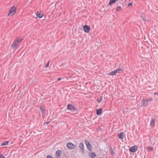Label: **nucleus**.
I'll list each match as a JSON object with an SVG mask.
<instances>
[{
  "instance_id": "21",
  "label": "nucleus",
  "mask_w": 158,
  "mask_h": 158,
  "mask_svg": "<svg viewBox=\"0 0 158 158\" xmlns=\"http://www.w3.org/2000/svg\"><path fill=\"white\" fill-rule=\"evenodd\" d=\"M9 143V141H7V142H5V143H3L1 144V146H4V145H7Z\"/></svg>"
},
{
  "instance_id": "33",
  "label": "nucleus",
  "mask_w": 158,
  "mask_h": 158,
  "mask_svg": "<svg viewBox=\"0 0 158 158\" xmlns=\"http://www.w3.org/2000/svg\"><path fill=\"white\" fill-rule=\"evenodd\" d=\"M110 150H112V151H113V149H112L111 148H110Z\"/></svg>"
},
{
  "instance_id": "26",
  "label": "nucleus",
  "mask_w": 158,
  "mask_h": 158,
  "mask_svg": "<svg viewBox=\"0 0 158 158\" xmlns=\"http://www.w3.org/2000/svg\"><path fill=\"white\" fill-rule=\"evenodd\" d=\"M133 5V4L132 3H129L128 5V6H132Z\"/></svg>"
},
{
  "instance_id": "12",
  "label": "nucleus",
  "mask_w": 158,
  "mask_h": 158,
  "mask_svg": "<svg viewBox=\"0 0 158 158\" xmlns=\"http://www.w3.org/2000/svg\"><path fill=\"white\" fill-rule=\"evenodd\" d=\"M36 16L39 18H41L43 16L44 14L41 11L37 12L36 14Z\"/></svg>"
},
{
  "instance_id": "27",
  "label": "nucleus",
  "mask_w": 158,
  "mask_h": 158,
  "mask_svg": "<svg viewBox=\"0 0 158 158\" xmlns=\"http://www.w3.org/2000/svg\"><path fill=\"white\" fill-rule=\"evenodd\" d=\"M154 94L155 95H156L157 96H158V92L154 93Z\"/></svg>"
},
{
  "instance_id": "17",
  "label": "nucleus",
  "mask_w": 158,
  "mask_h": 158,
  "mask_svg": "<svg viewBox=\"0 0 158 158\" xmlns=\"http://www.w3.org/2000/svg\"><path fill=\"white\" fill-rule=\"evenodd\" d=\"M150 125L152 126H154L155 124V119H152L150 122Z\"/></svg>"
},
{
  "instance_id": "2",
  "label": "nucleus",
  "mask_w": 158,
  "mask_h": 158,
  "mask_svg": "<svg viewBox=\"0 0 158 158\" xmlns=\"http://www.w3.org/2000/svg\"><path fill=\"white\" fill-rule=\"evenodd\" d=\"M16 9L15 6H12L10 10H9V12L8 14V16H12L14 15L16 13Z\"/></svg>"
},
{
  "instance_id": "4",
  "label": "nucleus",
  "mask_w": 158,
  "mask_h": 158,
  "mask_svg": "<svg viewBox=\"0 0 158 158\" xmlns=\"http://www.w3.org/2000/svg\"><path fill=\"white\" fill-rule=\"evenodd\" d=\"M67 107L68 109L73 111L77 110V108L71 104H69L67 105Z\"/></svg>"
},
{
  "instance_id": "5",
  "label": "nucleus",
  "mask_w": 158,
  "mask_h": 158,
  "mask_svg": "<svg viewBox=\"0 0 158 158\" xmlns=\"http://www.w3.org/2000/svg\"><path fill=\"white\" fill-rule=\"evenodd\" d=\"M85 143L89 150L91 151L92 150V148L90 143L87 139H85Z\"/></svg>"
},
{
  "instance_id": "11",
  "label": "nucleus",
  "mask_w": 158,
  "mask_h": 158,
  "mask_svg": "<svg viewBox=\"0 0 158 158\" xmlns=\"http://www.w3.org/2000/svg\"><path fill=\"white\" fill-rule=\"evenodd\" d=\"M79 147L82 153L84 152V145L83 143H81L79 145Z\"/></svg>"
},
{
  "instance_id": "31",
  "label": "nucleus",
  "mask_w": 158,
  "mask_h": 158,
  "mask_svg": "<svg viewBox=\"0 0 158 158\" xmlns=\"http://www.w3.org/2000/svg\"><path fill=\"white\" fill-rule=\"evenodd\" d=\"M143 20L144 21H145L146 20V19H145V18H143Z\"/></svg>"
},
{
  "instance_id": "3",
  "label": "nucleus",
  "mask_w": 158,
  "mask_h": 158,
  "mask_svg": "<svg viewBox=\"0 0 158 158\" xmlns=\"http://www.w3.org/2000/svg\"><path fill=\"white\" fill-rule=\"evenodd\" d=\"M23 40V39L19 40V39H16L12 44L11 47L12 49L16 48L19 45V43Z\"/></svg>"
},
{
  "instance_id": "28",
  "label": "nucleus",
  "mask_w": 158,
  "mask_h": 158,
  "mask_svg": "<svg viewBox=\"0 0 158 158\" xmlns=\"http://www.w3.org/2000/svg\"><path fill=\"white\" fill-rule=\"evenodd\" d=\"M61 78H60V77H59L57 79V80L58 81H60L61 80Z\"/></svg>"
},
{
  "instance_id": "13",
  "label": "nucleus",
  "mask_w": 158,
  "mask_h": 158,
  "mask_svg": "<svg viewBox=\"0 0 158 158\" xmlns=\"http://www.w3.org/2000/svg\"><path fill=\"white\" fill-rule=\"evenodd\" d=\"M40 109L41 110V112L42 113V114L43 116H44L45 114V109L44 108L42 107L41 106H40Z\"/></svg>"
},
{
  "instance_id": "22",
  "label": "nucleus",
  "mask_w": 158,
  "mask_h": 158,
  "mask_svg": "<svg viewBox=\"0 0 158 158\" xmlns=\"http://www.w3.org/2000/svg\"><path fill=\"white\" fill-rule=\"evenodd\" d=\"M147 149H149V151H152L153 149V148L152 147H150L149 148H147Z\"/></svg>"
},
{
  "instance_id": "24",
  "label": "nucleus",
  "mask_w": 158,
  "mask_h": 158,
  "mask_svg": "<svg viewBox=\"0 0 158 158\" xmlns=\"http://www.w3.org/2000/svg\"><path fill=\"white\" fill-rule=\"evenodd\" d=\"M47 158H53L52 156L50 155H48L47 156Z\"/></svg>"
},
{
  "instance_id": "32",
  "label": "nucleus",
  "mask_w": 158,
  "mask_h": 158,
  "mask_svg": "<svg viewBox=\"0 0 158 158\" xmlns=\"http://www.w3.org/2000/svg\"><path fill=\"white\" fill-rule=\"evenodd\" d=\"M111 154H113V152H111Z\"/></svg>"
},
{
  "instance_id": "19",
  "label": "nucleus",
  "mask_w": 158,
  "mask_h": 158,
  "mask_svg": "<svg viewBox=\"0 0 158 158\" xmlns=\"http://www.w3.org/2000/svg\"><path fill=\"white\" fill-rule=\"evenodd\" d=\"M121 7L120 6H118L116 8V10L117 11L119 12L121 10Z\"/></svg>"
},
{
  "instance_id": "16",
  "label": "nucleus",
  "mask_w": 158,
  "mask_h": 158,
  "mask_svg": "<svg viewBox=\"0 0 158 158\" xmlns=\"http://www.w3.org/2000/svg\"><path fill=\"white\" fill-rule=\"evenodd\" d=\"M89 156L92 158H94L96 156V154L94 152H90L89 154Z\"/></svg>"
},
{
  "instance_id": "6",
  "label": "nucleus",
  "mask_w": 158,
  "mask_h": 158,
  "mask_svg": "<svg viewBox=\"0 0 158 158\" xmlns=\"http://www.w3.org/2000/svg\"><path fill=\"white\" fill-rule=\"evenodd\" d=\"M67 147L69 149H73L75 148V145L71 142H69L67 144Z\"/></svg>"
},
{
  "instance_id": "14",
  "label": "nucleus",
  "mask_w": 158,
  "mask_h": 158,
  "mask_svg": "<svg viewBox=\"0 0 158 158\" xmlns=\"http://www.w3.org/2000/svg\"><path fill=\"white\" fill-rule=\"evenodd\" d=\"M124 135V133L123 132H121L118 135V137L119 138L122 139H123Z\"/></svg>"
},
{
  "instance_id": "7",
  "label": "nucleus",
  "mask_w": 158,
  "mask_h": 158,
  "mask_svg": "<svg viewBox=\"0 0 158 158\" xmlns=\"http://www.w3.org/2000/svg\"><path fill=\"white\" fill-rule=\"evenodd\" d=\"M138 148V147L137 146H134L131 147L130 148L129 150L131 152H134L137 151Z\"/></svg>"
},
{
  "instance_id": "29",
  "label": "nucleus",
  "mask_w": 158,
  "mask_h": 158,
  "mask_svg": "<svg viewBox=\"0 0 158 158\" xmlns=\"http://www.w3.org/2000/svg\"><path fill=\"white\" fill-rule=\"evenodd\" d=\"M155 98H156V100H157V99H158V96H156V97H155Z\"/></svg>"
},
{
  "instance_id": "23",
  "label": "nucleus",
  "mask_w": 158,
  "mask_h": 158,
  "mask_svg": "<svg viewBox=\"0 0 158 158\" xmlns=\"http://www.w3.org/2000/svg\"><path fill=\"white\" fill-rule=\"evenodd\" d=\"M0 158H5V156H4L2 154H0Z\"/></svg>"
},
{
  "instance_id": "1",
  "label": "nucleus",
  "mask_w": 158,
  "mask_h": 158,
  "mask_svg": "<svg viewBox=\"0 0 158 158\" xmlns=\"http://www.w3.org/2000/svg\"><path fill=\"white\" fill-rule=\"evenodd\" d=\"M152 100V98H143L141 101V104L143 106H148Z\"/></svg>"
},
{
  "instance_id": "25",
  "label": "nucleus",
  "mask_w": 158,
  "mask_h": 158,
  "mask_svg": "<svg viewBox=\"0 0 158 158\" xmlns=\"http://www.w3.org/2000/svg\"><path fill=\"white\" fill-rule=\"evenodd\" d=\"M49 61H48V63H47V64L46 65V68L48 67V66H49Z\"/></svg>"
},
{
  "instance_id": "30",
  "label": "nucleus",
  "mask_w": 158,
  "mask_h": 158,
  "mask_svg": "<svg viewBox=\"0 0 158 158\" xmlns=\"http://www.w3.org/2000/svg\"><path fill=\"white\" fill-rule=\"evenodd\" d=\"M49 123V122L48 121L46 123H46L47 124H48Z\"/></svg>"
},
{
  "instance_id": "10",
  "label": "nucleus",
  "mask_w": 158,
  "mask_h": 158,
  "mask_svg": "<svg viewBox=\"0 0 158 158\" xmlns=\"http://www.w3.org/2000/svg\"><path fill=\"white\" fill-rule=\"evenodd\" d=\"M121 70H114V71L112 72H110L109 74V75H114L116 73H120V71Z\"/></svg>"
},
{
  "instance_id": "20",
  "label": "nucleus",
  "mask_w": 158,
  "mask_h": 158,
  "mask_svg": "<svg viewBox=\"0 0 158 158\" xmlns=\"http://www.w3.org/2000/svg\"><path fill=\"white\" fill-rule=\"evenodd\" d=\"M102 96H100L98 98V100H97V101L98 102H101V101H102Z\"/></svg>"
},
{
  "instance_id": "18",
  "label": "nucleus",
  "mask_w": 158,
  "mask_h": 158,
  "mask_svg": "<svg viewBox=\"0 0 158 158\" xmlns=\"http://www.w3.org/2000/svg\"><path fill=\"white\" fill-rule=\"evenodd\" d=\"M116 1L115 0H110V2L109 3V4L110 5H111L113 4Z\"/></svg>"
},
{
  "instance_id": "15",
  "label": "nucleus",
  "mask_w": 158,
  "mask_h": 158,
  "mask_svg": "<svg viewBox=\"0 0 158 158\" xmlns=\"http://www.w3.org/2000/svg\"><path fill=\"white\" fill-rule=\"evenodd\" d=\"M102 109L100 108L97 110L96 114L98 115H100L102 112Z\"/></svg>"
},
{
  "instance_id": "9",
  "label": "nucleus",
  "mask_w": 158,
  "mask_h": 158,
  "mask_svg": "<svg viewBox=\"0 0 158 158\" xmlns=\"http://www.w3.org/2000/svg\"><path fill=\"white\" fill-rule=\"evenodd\" d=\"M62 153V151L60 150H57L55 154L56 158H60Z\"/></svg>"
},
{
  "instance_id": "8",
  "label": "nucleus",
  "mask_w": 158,
  "mask_h": 158,
  "mask_svg": "<svg viewBox=\"0 0 158 158\" xmlns=\"http://www.w3.org/2000/svg\"><path fill=\"white\" fill-rule=\"evenodd\" d=\"M84 31L86 33H88L90 30V27L87 25H85L83 27Z\"/></svg>"
}]
</instances>
